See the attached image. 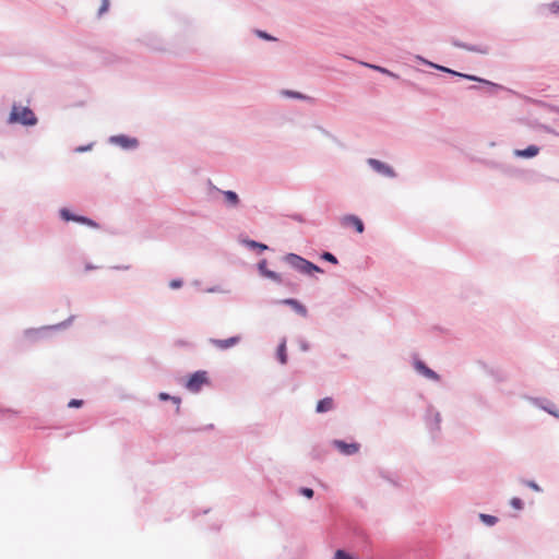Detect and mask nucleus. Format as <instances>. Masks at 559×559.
<instances>
[{"instance_id":"21","label":"nucleus","mask_w":559,"mask_h":559,"mask_svg":"<svg viewBox=\"0 0 559 559\" xmlns=\"http://www.w3.org/2000/svg\"><path fill=\"white\" fill-rule=\"evenodd\" d=\"M439 68H440L442 71H444V72L452 73V74H454V75H459V76L465 78V79H467V80H474V81H478V80H479V79H478V78H476V76L466 75V74H462V73H459V72H453V71H451L450 69H445V68H443V67H439Z\"/></svg>"},{"instance_id":"34","label":"nucleus","mask_w":559,"mask_h":559,"mask_svg":"<svg viewBox=\"0 0 559 559\" xmlns=\"http://www.w3.org/2000/svg\"><path fill=\"white\" fill-rule=\"evenodd\" d=\"M169 285H170V287H173V288H178V287L180 286V282H178V281H173V282H170V284H169Z\"/></svg>"},{"instance_id":"2","label":"nucleus","mask_w":559,"mask_h":559,"mask_svg":"<svg viewBox=\"0 0 559 559\" xmlns=\"http://www.w3.org/2000/svg\"><path fill=\"white\" fill-rule=\"evenodd\" d=\"M286 260L290 262V264L300 271L302 274H312L314 272L321 273V269L313 263L309 262L307 259L300 258L297 254L290 253L286 257Z\"/></svg>"},{"instance_id":"35","label":"nucleus","mask_w":559,"mask_h":559,"mask_svg":"<svg viewBox=\"0 0 559 559\" xmlns=\"http://www.w3.org/2000/svg\"><path fill=\"white\" fill-rule=\"evenodd\" d=\"M86 148L85 147H79L76 148L78 152H82V151H85Z\"/></svg>"},{"instance_id":"29","label":"nucleus","mask_w":559,"mask_h":559,"mask_svg":"<svg viewBox=\"0 0 559 559\" xmlns=\"http://www.w3.org/2000/svg\"><path fill=\"white\" fill-rule=\"evenodd\" d=\"M251 247L258 248L259 250H266V246L263 243L251 241L249 242Z\"/></svg>"},{"instance_id":"16","label":"nucleus","mask_w":559,"mask_h":559,"mask_svg":"<svg viewBox=\"0 0 559 559\" xmlns=\"http://www.w3.org/2000/svg\"><path fill=\"white\" fill-rule=\"evenodd\" d=\"M277 359H280L282 365L286 364V347H285V341L281 343L280 347H277Z\"/></svg>"},{"instance_id":"27","label":"nucleus","mask_w":559,"mask_h":559,"mask_svg":"<svg viewBox=\"0 0 559 559\" xmlns=\"http://www.w3.org/2000/svg\"><path fill=\"white\" fill-rule=\"evenodd\" d=\"M453 45H454V46H457V47H460V48H462V49H467V50H471V51H479L478 49H476V48H474V47H469V46H467V45H465V44H461V43H459V41H453Z\"/></svg>"},{"instance_id":"24","label":"nucleus","mask_w":559,"mask_h":559,"mask_svg":"<svg viewBox=\"0 0 559 559\" xmlns=\"http://www.w3.org/2000/svg\"><path fill=\"white\" fill-rule=\"evenodd\" d=\"M334 559H353L344 550H337L334 555Z\"/></svg>"},{"instance_id":"19","label":"nucleus","mask_w":559,"mask_h":559,"mask_svg":"<svg viewBox=\"0 0 559 559\" xmlns=\"http://www.w3.org/2000/svg\"><path fill=\"white\" fill-rule=\"evenodd\" d=\"M158 399L162 401L171 400L177 405V411L179 409L180 399L179 397H170L167 393H159Z\"/></svg>"},{"instance_id":"17","label":"nucleus","mask_w":559,"mask_h":559,"mask_svg":"<svg viewBox=\"0 0 559 559\" xmlns=\"http://www.w3.org/2000/svg\"><path fill=\"white\" fill-rule=\"evenodd\" d=\"M72 221H75L78 223H81V224H85L92 228H96L97 225L94 221L90 219V218H86V217H83V216H75L72 218Z\"/></svg>"},{"instance_id":"18","label":"nucleus","mask_w":559,"mask_h":559,"mask_svg":"<svg viewBox=\"0 0 559 559\" xmlns=\"http://www.w3.org/2000/svg\"><path fill=\"white\" fill-rule=\"evenodd\" d=\"M72 221H75L78 223H81V224H85L92 228H96L97 225L94 221L90 219V218H86V217H83V216H75L72 218Z\"/></svg>"},{"instance_id":"25","label":"nucleus","mask_w":559,"mask_h":559,"mask_svg":"<svg viewBox=\"0 0 559 559\" xmlns=\"http://www.w3.org/2000/svg\"><path fill=\"white\" fill-rule=\"evenodd\" d=\"M321 258L325 259L326 261H329V262H331L333 264L337 263V259L333 254H331L330 252H324L323 257H321Z\"/></svg>"},{"instance_id":"1","label":"nucleus","mask_w":559,"mask_h":559,"mask_svg":"<svg viewBox=\"0 0 559 559\" xmlns=\"http://www.w3.org/2000/svg\"><path fill=\"white\" fill-rule=\"evenodd\" d=\"M9 122H17L24 126H34L36 123V117L32 109L27 107L14 106L13 109H11Z\"/></svg>"},{"instance_id":"31","label":"nucleus","mask_w":559,"mask_h":559,"mask_svg":"<svg viewBox=\"0 0 559 559\" xmlns=\"http://www.w3.org/2000/svg\"><path fill=\"white\" fill-rule=\"evenodd\" d=\"M527 485H528V486H530L534 491H537V492H539V491H540V488H539V486H538V484H537V483L530 481V483H527Z\"/></svg>"},{"instance_id":"32","label":"nucleus","mask_w":559,"mask_h":559,"mask_svg":"<svg viewBox=\"0 0 559 559\" xmlns=\"http://www.w3.org/2000/svg\"><path fill=\"white\" fill-rule=\"evenodd\" d=\"M550 10L552 13H559V3L555 2L550 4Z\"/></svg>"},{"instance_id":"3","label":"nucleus","mask_w":559,"mask_h":559,"mask_svg":"<svg viewBox=\"0 0 559 559\" xmlns=\"http://www.w3.org/2000/svg\"><path fill=\"white\" fill-rule=\"evenodd\" d=\"M209 383V377L205 371H197L191 374L190 379L186 382V389L191 392H198Z\"/></svg>"},{"instance_id":"7","label":"nucleus","mask_w":559,"mask_h":559,"mask_svg":"<svg viewBox=\"0 0 559 559\" xmlns=\"http://www.w3.org/2000/svg\"><path fill=\"white\" fill-rule=\"evenodd\" d=\"M342 225L344 227H353L359 234H362L364 231V223L361 218L355 215H345L342 218Z\"/></svg>"},{"instance_id":"14","label":"nucleus","mask_w":559,"mask_h":559,"mask_svg":"<svg viewBox=\"0 0 559 559\" xmlns=\"http://www.w3.org/2000/svg\"><path fill=\"white\" fill-rule=\"evenodd\" d=\"M538 148L535 146H530L523 151H519V155L525 158H532L538 154Z\"/></svg>"},{"instance_id":"30","label":"nucleus","mask_w":559,"mask_h":559,"mask_svg":"<svg viewBox=\"0 0 559 559\" xmlns=\"http://www.w3.org/2000/svg\"><path fill=\"white\" fill-rule=\"evenodd\" d=\"M82 405V401L81 400H76V399H72L69 403V406L70 407H79Z\"/></svg>"},{"instance_id":"15","label":"nucleus","mask_w":559,"mask_h":559,"mask_svg":"<svg viewBox=\"0 0 559 559\" xmlns=\"http://www.w3.org/2000/svg\"><path fill=\"white\" fill-rule=\"evenodd\" d=\"M224 198H226V201L231 205H237L239 202L238 195L236 192H233L230 190L223 191Z\"/></svg>"},{"instance_id":"5","label":"nucleus","mask_w":559,"mask_h":559,"mask_svg":"<svg viewBox=\"0 0 559 559\" xmlns=\"http://www.w3.org/2000/svg\"><path fill=\"white\" fill-rule=\"evenodd\" d=\"M240 342V336L235 335L230 336L227 340H211V344L214 345L219 350H227L233 346L238 345Z\"/></svg>"},{"instance_id":"8","label":"nucleus","mask_w":559,"mask_h":559,"mask_svg":"<svg viewBox=\"0 0 559 559\" xmlns=\"http://www.w3.org/2000/svg\"><path fill=\"white\" fill-rule=\"evenodd\" d=\"M414 367L419 374H423L426 378L431 379L433 381L438 380V374L432 369L426 367L424 361L415 360Z\"/></svg>"},{"instance_id":"4","label":"nucleus","mask_w":559,"mask_h":559,"mask_svg":"<svg viewBox=\"0 0 559 559\" xmlns=\"http://www.w3.org/2000/svg\"><path fill=\"white\" fill-rule=\"evenodd\" d=\"M338 452L345 455H353L359 452L360 445L359 443H345L342 440H335L333 442Z\"/></svg>"},{"instance_id":"33","label":"nucleus","mask_w":559,"mask_h":559,"mask_svg":"<svg viewBox=\"0 0 559 559\" xmlns=\"http://www.w3.org/2000/svg\"><path fill=\"white\" fill-rule=\"evenodd\" d=\"M258 35L267 40L272 39V37L270 35H267L266 33L259 32Z\"/></svg>"},{"instance_id":"12","label":"nucleus","mask_w":559,"mask_h":559,"mask_svg":"<svg viewBox=\"0 0 559 559\" xmlns=\"http://www.w3.org/2000/svg\"><path fill=\"white\" fill-rule=\"evenodd\" d=\"M112 142L119 144L123 148H131L136 145V141L134 139H130L124 135L112 138Z\"/></svg>"},{"instance_id":"22","label":"nucleus","mask_w":559,"mask_h":559,"mask_svg":"<svg viewBox=\"0 0 559 559\" xmlns=\"http://www.w3.org/2000/svg\"><path fill=\"white\" fill-rule=\"evenodd\" d=\"M61 218L64 221H72L76 215H72L68 210H61Z\"/></svg>"},{"instance_id":"11","label":"nucleus","mask_w":559,"mask_h":559,"mask_svg":"<svg viewBox=\"0 0 559 559\" xmlns=\"http://www.w3.org/2000/svg\"><path fill=\"white\" fill-rule=\"evenodd\" d=\"M333 408H334V400H333V397L321 399L318 402V405H317V412L319 414L326 413V412H329V411H331Z\"/></svg>"},{"instance_id":"13","label":"nucleus","mask_w":559,"mask_h":559,"mask_svg":"<svg viewBox=\"0 0 559 559\" xmlns=\"http://www.w3.org/2000/svg\"><path fill=\"white\" fill-rule=\"evenodd\" d=\"M362 64H364L365 67H368V68H370V69L374 70V71H378V72H381V73H383V74H386V75H389V76H391V78H393V79H397V75H396V74L392 73L391 71H389V70H388V69H385V68H382V67L377 66V64H371V63H362Z\"/></svg>"},{"instance_id":"6","label":"nucleus","mask_w":559,"mask_h":559,"mask_svg":"<svg viewBox=\"0 0 559 559\" xmlns=\"http://www.w3.org/2000/svg\"><path fill=\"white\" fill-rule=\"evenodd\" d=\"M368 164L371 166L372 169H374L377 173L381 174L382 176L392 178L394 177V173L390 166L386 164H383L379 159L369 158Z\"/></svg>"},{"instance_id":"28","label":"nucleus","mask_w":559,"mask_h":559,"mask_svg":"<svg viewBox=\"0 0 559 559\" xmlns=\"http://www.w3.org/2000/svg\"><path fill=\"white\" fill-rule=\"evenodd\" d=\"M301 495L307 497L308 499L312 498L313 491L310 488H302L300 490Z\"/></svg>"},{"instance_id":"10","label":"nucleus","mask_w":559,"mask_h":559,"mask_svg":"<svg viewBox=\"0 0 559 559\" xmlns=\"http://www.w3.org/2000/svg\"><path fill=\"white\" fill-rule=\"evenodd\" d=\"M282 302L284 305H289L293 308V310L296 311L301 317H307V314H308L307 308L302 304H300L298 300L288 298V299H284Z\"/></svg>"},{"instance_id":"9","label":"nucleus","mask_w":559,"mask_h":559,"mask_svg":"<svg viewBox=\"0 0 559 559\" xmlns=\"http://www.w3.org/2000/svg\"><path fill=\"white\" fill-rule=\"evenodd\" d=\"M258 267H259L260 274H262L263 276L267 277L269 280H272V281H274L276 283H281L282 282L280 274L274 273L272 271H269L266 269V261L265 260L259 262Z\"/></svg>"},{"instance_id":"20","label":"nucleus","mask_w":559,"mask_h":559,"mask_svg":"<svg viewBox=\"0 0 559 559\" xmlns=\"http://www.w3.org/2000/svg\"><path fill=\"white\" fill-rule=\"evenodd\" d=\"M480 520H483V522L487 525H493L497 522L496 516L485 513L480 514Z\"/></svg>"},{"instance_id":"36","label":"nucleus","mask_w":559,"mask_h":559,"mask_svg":"<svg viewBox=\"0 0 559 559\" xmlns=\"http://www.w3.org/2000/svg\"><path fill=\"white\" fill-rule=\"evenodd\" d=\"M465 559H472V558H471V557H467V558H465Z\"/></svg>"},{"instance_id":"23","label":"nucleus","mask_w":559,"mask_h":559,"mask_svg":"<svg viewBox=\"0 0 559 559\" xmlns=\"http://www.w3.org/2000/svg\"><path fill=\"white\" fill-rule=\"evenodd\" d=\"M511 506L514 509L521 510L523 508V502L519 498H513L511 499Z\"/></svg>"},{"instance_id":"26","label":"nucleus","mask_w":559,"mask_h":559,"mask_svg":"<svg viewBox=\"0 0 559 559\" xmlns=\"http://www.w3.org/2000/svg\"><path fill=\"white\" fill-rule=\"evenodd\" d=\"M109 8V0H103V4H100L98 9V14H104Z\"/></svg>"}]
</instances>
